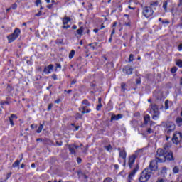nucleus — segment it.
Segmentation results:
<instances>
[{"label":"nucleus","instance_id":"nucleus-1","mask_svg":"<svg viewBox=\"0 0 182 182\" xmlns=\"http://www.w3.org/2000/svg\"><path fill=\"white\" fill-rule=\"evenodd\" d=\"M151 109L149 113L152 115L153 120H158L160 117V111H159V107L156 104H151Z\"/></svg>","mask_w":182,"mask_h":182},{"label":"nucleus","instance_id":"nucleus-2","mask_svg":"<svg viewBox=\"0 0 182 182\" xmlns=\"http://www.w3.org/2000/svg\"><path fill=\"white\" fill-rule=\"evenodd\" d=\"M150 177H151V171H149V168H146L141 172L139 180L140 182H146L150 180Z\"/></svg>","mask_w":182,"mask_h":182},{"label":"nucleus","instance_id":"nucleus-3","mask_svg":"<svg viewBox=\"0 0 182 182\" xmlns=\"http://www.w3.org/2000/svg\"><path fill=\"white\" fill-rule=\"evenodd\" d=\"M159 163H163L168 160V161H174V156L173 155V152L166 149V152L164 158H161L159 159Z\"/></svg>","mask_w":182,"mask_h":182},{"label":"nucleus","instance_id":"nucleus-4","mask_svg":"<svg viewBox=\"0 0 182 182\" xmlns=\"http://www.w3.org/2000/svg\"><path fill=\"white\" fill-rule=\"evenodd\" d=\"M167 150H168V146L164 147V149H158L156 154V160H157L159 163H160L159 159H164Z\"/></svg>","mask_w":182,"mask_h":182},{"label":"nucleus","instance_id":"nucleus-5","mask_svg":"<svg viewBox=\"0 0 182 182\" xmlns=\"http://www.w3.org/2000/svg\"><path fill=\"white\" fill-rule=\"evenodd\" d=\"M21 35V29L16 28L11 35L7 36L9 43H12Z\"/></svg>","mask_w":182,"mask_h":182},{"label":"nucleus","instance_id":"nucleus-6","mask_svg":"<svg viewBox=\"0 0 182 182\" xmlns=\"http://www.w3.org/2000/svg\"><path fill=\"white\" fill-rule=\"evenodd\" d=\"M142 14L145 18H150V16H153L154 11L150 6H145L143 8Z\"/></svg>","mask_w":182,"mask_h":182},{"label":"nucleus","instance_id":"nucleus-7","mask_svg":"<svg viewBox=\"0 0 182 182\" xmlns=\"http://www.w3.org/2000/svg\"><path fill=\"white\" fill-rule=\"evenodd\" d=\"M137 157H139V156L137 155V152L129 156L128 166L130 169L133 168V164H134V162L136 161V159H137Z\"/></svg>","mask_w":182,"mask_h":182},{"label":"nucleus","instance_id":"nucleus-8","mask_svg":"<svg viewBox=\"0 0 182 182\" xmlns=\"http://www.w3.org/2000/svg\"><path fill=\"white\" fill-rule=\"evenodd\" d=\"M139 164H137L136 167H134V169L129 174L128 182H132V180H133V177H134V176H136V173L139 171Z\"/></svg>","mask_w":182,"mask_h":182},{"label":"nucleus","instance_id":"nucleus-9","mask_svg":"<svg viewBox=\"0 0 182 182\" xmlns=\"http://www.w3.org/2000/svg\"><path fill=\"white\" fill-rule=\"evenodd\" d=\"M178 137L181 139L182 137V133L181 132H176L173 134V136L172 137V141L175 144H178Z\"/></svg>","mask_w":182,"mask_h":182},{"label":"nucleus","instance_id":"nucleus-10","mask_svg":"<svg viewBox=\"0 0 182 182\" xmlns=\"http://www.w3.org/2000/svg\"><path fill=\"white\" fill-rule=\"evenodd\" d=\"M122 72L125 75H132V73H133V68H132V66L130 65H126L123 68Z\"/></svg>","mask_w":182,"mask_h":182},{"label":"nucleus","instance_id":"nucleus-11","mask_svg":"<svg viewBox=\"0 0 182 182\" xmlns=\"http://www.w3.org/2000/svg\"><path fill=\"white\" fill-rule=\"evenodd\" d=\"M157 163H159L157 159L156 161L154 160L150 162L149 168H150L151 171H156Z\"/></svg>","mask_w":182,"mask_h":182},{"label":"nucleus","instance_id":"nucleus-12","mask_svg":"<svg viewBox=\"0 0 182 182\" xmlns=\"http://www.w3.org/2000/svg\"><path fill=\"white\" fill-rule=\"evenodd\" d=\"M53 64H50L48 66H46L44 68V70H43V73H46V75H49L52 73V70H53Z\"/></svg>","mask_w":182,"mask_h":182},{"label":"nucleus","instance_id":"nucleus-13","mask_svg":"<svg viewBox=\"0 0 182 182\" xmlns=\"http://www.w3.org/2000/svg\"><path fill=\"white\" fill-rule=\"evenodd\" d=\"M120 119H123V114H118L116 115V114L112 113L111 114L110 122H114V121L120 120Z\"/></svg>","mask_w":182,"mask_h":182},{"label":"nucleus","instance_id":"nucleus-14","mask_svg":"<svg viewBox=\"0 0 182 182\" xmlns=\"http://www.w3.org/2000/svg\"><path fill=\"white\" fill-rule=\"evenodd\" d=\"M14 119H18V116L16 114H12L10 117H9V122L11 126V127H14L15 126V123L14 122Z\"/></svg>","mask_w":182,"mask_h":182},{"label":"nucleus","instance_id":"nucleus-15","mask_svg":"<svg viewBox=\"0 0 182 182\" xmlns=\"http://www.w3.org/2000/svg\"><path fill=\"white\" fill-rule=\"evenodd\" d=\"M167 134H170L176 129V125L174 124H167Z\"/></svg>","mask_w":182,"mask_h":182},{"label":"nucleus","instance_id":"nucleus-16","mask_svg":"<svg viewBox=\"0 0 182 182\" xmlns=\"http://www.w3.org/2000/svg\"><path fill=\"white\" fill-rule=\"evenodd\" d=\"M68 149L70 154H76L75 144H68Z\"/></svg>","mask_w":182,"mask_h":182},{"label":"nucleus","instance_id":"nucleus-17","mask_svg":"<svg viewBox=\"0 0 182 182\" xmlns=\"http://www.w3.org/2000/svg\"><path fill=\"white\" fill-rule=\"evenodd\" d=\"M117 150L119 151V157H122L124 160H126V150L123 148V150H120V148H118Z\"/></svg>","mask_w":182,"mask_h":182},{"label":"nucleus","instance_id":"nucleus-18","mask_svg":"<svg viewBox=\"0 0 182 182\" xmlns=\"http://www.w3.org/2000/svg\"><path fill=\"white\" fill-rule=\"evenodd\" d=\"M62 21H63V25H64L65 26V25H68V23H69V22H70L72 19L70 18V17L65 16L64 18H62Z\"/></svg>","mask_w":182,"mask_h":182},{"label":"nucleus","instance_id":"nucleus-19","mask_svg":"<svg viewBox=\"0 0 182 182\" xmlns=\"http://www.w3.org/2000/svg\"><path fill=\"white\" fill-rule=\"evenodd\" d=\"M21 161H22V157L20 160H16L13 164L12 167L13 168H15L16 167H19V164H21Z\"/></svg>","mask_w":182,"mask_h":182},{"label":"nucleus","instance_id":"nucleus-20","mask_svg":"<svg viewBox=\"0 0 182 182\" xmlns=\"http://www.w3.org/2000/svg\"><path fill=\"white\" fill-rule=\"evenodd\" d=\"M150 122V115L146 114L144 117V124H147Z\"/></svg>","mask_w":182,"mask_h":182},{"label":"nucleus","instance_id":"nucleus-21","mask_svg":"<svg viewBox=\"0 0 182 182\" xmlns=\"http://www.w3.org/2000/svg\"><path fill=\"white\" fill-rule=\"evenodd\" d=\"M43 144H52V141H50V139H48V138H44L43 139Z\"/></svg>","mask_w":182,"mask_h":182},{"label":"nucleus","instance_id":"nucleus-22","mask_svg":"<svg viewBox=\"0 0 182 182\" xmlns=\"http://www.w3.org/2000/svg\"><path fill=\"white\" fill-rule=\"evenodd\" d=\"M83 31H85V28L83 26L80 27V28L77 30V35L82 36L83 33Z\"/></svg>","mask_w":182,"mask_h":182},{"label":"nucleus","instance_id":"nucleus-23","mask_svg":"<svg viewBox=\"0 0 182 182\" xmlns=\"http://www.w3.org/2000/svg\"><path fill=\"white\" fill-rule=\"evenodd\" d=\"M14 90V87H12V85H7L6 87V91L9 92V93H11V92H12Z\"/></svg>","mask_w":182,"mask_h":182},{"label":"nucleus","instance_id":"nucleus-24","mask_svg":"<svg viewBox=\"0 0 182 182\" xmlns=\"http://www.w3.org/2000/svg\"><path fill=\"white\" fill-rule=\"evenodd\" d=\"M82 105H85V106L89 107L90 106V102H89V100L85 99L82 100Z\"/></svg>","mask_w":182,"mask_h":182},{"label":"nucleus","instance_id":"nucleus-25","mask_svg":"<svg viewBox=\"0 0 182 182\" xmlns=\"http://www.w3.org/2000/svg\"><path fill=\"white\" fill-rule=\"evenodd\" d=\"M121 90L122 92H126V83L124 82L121 83Z\"/></svg>","mask_w":182,"mask_h":182},{"label":"nucleus","instance_id":"nucleus-26","mask_svg":"<svg viewBox=\"0 0 182 182\" xmlns=\"http://www.w3.org/2000/svg\"><path fill=\"white\" fill-rule=\"evenodd\" d=\"M42 130H43V124H40V125L36 131V133H41L42 132Z\"/></svg>","mask_w":182,"mask_h":182},{"label":"nucleus","instance_id":"nucleus-27","mask_svg":"<svg viewBox=\"0 0 182 182\" xmlns=\"http://www.w3.org/2000/svg\"><path fill=\"white\" fill-rule=\"evenodd\" d=\"M179 171H180V168H178V166H175L173 168V173H174V174H178Z\"/></svg>","mask_w":182,"mask_h":182},{"label":"nucleus","instance_id":"nucleus-28","mask_svg":"<svg viewBox=\"0 0 182 182\" xmlns=\"http://www.w3.org/2000/svg\"><path fill=\"white\" fill-rule=\"evenodd\" d=\"M76 52L75 51V50H72L71 51H70V53H69V59H72V58H73V56H75V53Z\"/></svg>","mask_w":182,"mask_h":182},{"label":"nucleus","instance_id":"nucleus-29","mask_svg":"<svg viewBox=\"0 0 182 182\" xmlns=\"http://www.w3.org/2000/svg\"><path fill=\"white\" fill-rule=\"evenodd\" d=\"M83 118V116L82 115V114L77 112L76 114H75V119L77 120H79V119H82Z\"/></svg>","mask_w":182,"mask_h":182},{"label":"nucleus","instance_id":"nucleus-30","mask_svg":"<svg viewBox=\"0 0 182 182\" xmlns=\"http://www.w3.org/2000/svg\"><path fill=\"white\" fill-rule=\"evenodd\" d=\"M105 149L107 150V151H110V150H113V146L109 144L108 146H105Z\"/></svg>","mask_w":182,"mask_h":182},{"label":"nucleus","instance_id":"nucleus-31","mask_svg":"<svg viewBox=\"0 0 182 182\" xmlns=\"http://www.w3.org/2000/svg\"><path fill=\"white\" fill-rule=\"evenodd\" d=\"M176 66H178V68H182V60L181 59L176 61Z\"/></svg>","mask_w":182,"mask_h":182},{"label":"nucleus","instance_id":"nucleus-32","mask_svg":"<svg viewBox=\"0 0 182 182\" xmlns=\"http://www.w3.org/2000/svg\"><path fill=\"white\" fill-rule=\"evenodd\" d=\"M177 70H178V68L177 67H173L171 69V73H176L177 72Z\"/></svg>","mask_w":182,"mask_h":182},{"label":"nucleus","instance_id":"nucleus-33","mask_svg":"<svg viewBox=\"0 0 182 182\" xmlns=\"http://www.w3.org/2000/svg\"><path fill=\"white\" fill-rule=\"evenodd\" d=\"M55 65L56 67L55 69V72H58V69H62V65H60V63H56Z\"/></svg>","mask_w":182,"mask_h":182},{"label":"nucleus","instance_id":"nucleus-34","mask_svg":"<svg viewBox=\"0 0 182 182\" xmlns=\"http://www.w3.org/2000/svg\"><path fill=\"white\" fill-rule=\"evenodd\" d=\"M167 5H168L167 1H164L163 8H164L165 12H167Z\"/></svg>","mask_w":182,"mask_h":182},{"label":"nucleus","instance_id":"nucleus-35","mask_svg":"<svg viewBox=\"0 0 182 182\" xmlns=\"http://www.w3.org/2000/svg\"><path fill=\"white\" fill-rule=\"evenodd\" d=\"M176 123H177V124H182V117H177Z\"/></svg>","mask_w":182,"mask_h":182},{"label":"nucleus","instance_id":"nucleus-36","mask_svg":"<svg viewBox=\"0 0 182 182\" xmlns=\"http://www.w3.org/2000/svg\"><path fill=\"white\" fill-rule=\"evenodd\" d=\"M112 181H113V179H112V178H110V177H107V178H106L103 181V182H112Z\"/></svg>","mask_w":182,"mask_h":182},{"label":"nucleus","instance_id":"nucleus-37","mask_svg":"<svg viewBox=\"0 0 182 182\" xmlns=\"http://www.w3.org/2000/svg\"><path fill=\"white\" fill-rule=\"evenodd\" d=\"M151 6H159V1H154L151 3Z\"/></svg>","mask_w":182,"mask_h":182},{"label":"nucleus","instance_id":"nucleus-38","mask_svg":"<svg viewBox=\"0 0 182 182\" xmlns=\"http://www.w3.org/2000/svg\"><path fill=\"white\" fill-rule=\"evenodd\" d=\"M71 126L75 129V132H77V130H79V129L80 128V126H75V124H71Z\"/></svg>","mask_w":182,"mask_h":182},{"label":"nucleus","instance_id":"nucleus-39","mask_svg":"<svg viewBox=\"0 0 182 182\" xmlns=\"http://www.w3.org/2000/svg\"><path fill=\"white\" fill-rule=\"evenodd\" d=\"M134 58V55L133 54H130V55H129V62H133Z\"/></svg>","mask_w":182,"mask_h":182},{"label":"nucleus","instance_id":"nucleus-40","mask_svg":"<svg viewBox=\"0 0 182 182\" xmlns=\"http://www.w3.org/2000/svg\"><path fill=\"white\" fill-rule=\"evenodd\" d=\"M102 107H103V105L99 104L98 105H97L96 110L99 111L102 109Z\"/></svg>","mask_w":182,"mask_h":182},{"label":"nucleus","instance_id":"nucleus-41","mask_svg":"<svg viewBox=\"0 0 182 182\" xmlns=\"http://www.w3.org/2000/svg\"><path fill=\"white\" fill-rule=\"evenodd\" d=\"M11 9H16L18 8V4H16V3H14L11 5Z\"/></svg>","mask_w":182,"mask_h":182},{"label":"nucleus","instance_id":"nucleus-42","mask_svg":"<svg viewBox=\"0 0 182 182\" xmlns=\"http://www.w3.org/2000/svg\"><path fill=\"white\" fill-rule=\"evenodd\" d=\"M167 109H168V100L165 101V110H167Z\"/></svg>","mask_w":182,"mask_h":182},{"label":"nucleus","instance_id":"nucleus-43","mask_svg":"<svg viewBox=\"0 0 182 182\" xmlns=\"http://www.w3.org/2000/svg\"><path fill=\"white\" fill-rule=\"evenodd\" d=\"M136 85H141V78L139 77L136 80Z\"/></svg>","mask_w":182,"mask_h":182},{"label":"nucleus","instance_id":"nucleus-44","mask_svg":"<svg viewBox=\"0 0 182 182\" xmlns=\"http://www.w3.org/2000/svg\"><path fill=\"white\" fill-rule=\"evenodd\" d=\"M147 133H148V134H151V133H154V131H153V129H151V128H148Z\"/></svg>","mask_w":182,"mask_h":182},{"label":"nucleus","instance_id":"nucleus-45","mask_svg":"<svg viewBox=\"0 0 182 182\" xmlns=\"http://www.w3.org/2000/svg\"><path fill=\"white\" fill-rule=\"evenodd\" d=\"M93 45H94L95 46H97V45H99V43H97V42H94V43H92L88 44V46H93Z\"/></svg>","mask_w":182,"mask_h":182},{"label":"nucleus","instance_id":"nucleus-46","mask_svg":"<svg viewBox=\"0 0 182 182\" xmlns=\"http://www.w3.org/2000/svg\"><path fill=\"white\" fill-rule=\"evenodd\" d=\"M57 45H62L63 43V40H56Z\"/></svg>","mask_w":182,"mask_h":182},{"label":"nucleus","instance_id":"nucleus-47","mask_svg":"<svg viewBox=\"0 0 182 182\" xmlns=\"http://www.w3.org/2000/svg\"><path fill=\"white\" fill-rule=\"evenodd\" d=\"M51 77L53 80H58V75H56V74H53Z\"/></svg>","mask_w":182,"mask_h":182},{"label":"nucleus","instance_id":"nucleus-48","mask_svg":"<svg viewBox=\"0 0 182 182\" xmlns=\"http://www.w3.org/2000/svg\"><path fill=\"white\" fill-rule=\"evenodd\" d=\"M62 29H69V28H70V25H65V26H63Z\"/></svg>","mask_w":182,"mask_h":182},{"label":"nucleus","instance_id":"nucleus-49","mask_svg":"<svg viewBox=\"0 0 182 182\" xmlns=\"http://www.w3.org/2000/svg\"><path fill=\"white\" fill-rule=\"evenodd\" d=\"M55 144H56V146H58L59 147H60V146H62V144H63V142H62V141H56Z\"/></svg>","mask_w":182,"mask_h":182},{"label":"nucleus","instance_id":"nucleus-50","mask_svg":"<svg viewBox=\"0 0 182 182\" xmlns=\"http://www.w3.org/2000/svg\"><path fill=\"white\" fill-rule=\"evenodd\" d=\"M52 107H53V103L49 104L48 110V111L52 110Z\"/></svg>","mask_w":182,"mask_h":182},{"label":"nucleus","instance_id":"nucleus-51","mask_svg":"<svg viewBox=\"0 0 182 182\" xmlns=\"http://www.w3.org/2000/svg\"><path fill=\"white\" fill-rule=\"evenodd\" d=\"M40 4H42L41 0H36V6H39Z\"/></svg>","mask_w":182,"mask_h":182},{"label":"nucleus","instance_id":"nucleus-52","mask_svg":"<svg viewBox=\"0 0 182 182\" xmlns=\"http://www.w3.org/2000/svg\"><path fill=\"white\" fill-rule=\"evenodd\" d=\"M77 162L78 163V164H80V163H82V158L80 157L77 158Z\"/></svg>","mask_w":182,"mask_h":182},{"label":"nucleus","instance_id":"nucleus-53","mask_svg":"<svg viewBox=\"0 0 182 182\" xmlns=\"http://www.w3.org/2000/svg\"><path fill=\"white\" fill-rule=\"evenodd\" d=\"M11 176H12V172H10V173H7L6 180H8L11 177Z\"/></svg>","mask_w":182,"mask_h":182},{"label":"nucleus","instance_id":"nucleus-54","mask_svg":"<svg viewBox=\"0 0 182 182\" xmlns=\"http://www.w3.org/2000/svg\"><path fill=\"white\" fill-rule=\"evenodd\" d=\"M178 50H179V52H181V50H182V43H181V44L178 46Z\"/></svg>","mask_w":182,"mask_h":182},{"label":"nucleus","instance_id":"nucleus-55","mask_svg":"<svg viewBox=\"0 0 182 182\" xmlns=\"http://www.w3.org/2000/svg\"><path fill=\"white\" fill-rule=\"evenodd\" d=\"M162 23L163 24H166V25H168V23H170V21L166 20V21H162Z\"/></svg>","mask_w":182,"mask_h":182},{"label":"nucleus","instance_id":"nucleus-56","mask_svg":"<svg viewBox=\"0 0 182 182\" xmlns=\"http://www.w3.org/2000/svg\"><path fill=\"white\" fill-rule=\"evenodd\" d=\"M54 103H56L57 105H59L60 103V99H57L56 100L54 101Z\"/></svg>","mask_w":182,"mask_h":182},{"label":"nucleus","instance_id":"nucleus-57","mask_svg":"<svg viewBox=\"0 0 182 182\" xmlns=\"http://www.w3.org/2000/svg\"><path fill=\"white\" fill-rule=\"evenodd\" d=\"M36 16H42V11H38V13L36 14Z\"/></svg>","mask_w":182,"mask_h":182},{"label":"nucleus","instance_id":"nucleus-58","mask_svg":"<svg viewBox=\"0 0 182 182\" xmlns=\"http://www.w3.org/2000/svg\"><path fill=\"white\" fill-rule=\"evenodd\" d=\"M4 105H9V102H8V101H6L4 102H1V106H4Z\"/></svg>","mask_w":182,"mask_h":182},{"label":"nucleus","instance_id":"nucleus-59","mask_svg":"<svg viewBox=\"0 0 182 182\" xmlns=\"http://www.w3.org/2000/svg\"><path fill=\"white\" fill-rule=\"evenodd\" d=\"M77 80H75V79H74V80H73L72 81H71V85H75V83H77Z\"/></svg>","mask_w":182,"mask_h":182},{"label":"nucleus","instance_id":"nucleus-60","mask_svg":"<svg viewBox=\"0 0 182 182\" xmlns=\"http://www.w3.org/2000/svg\"><path fill=\"white\" fill-rule=\"evenodd\" d=\"M91 112H92V109H91L90 108L87 109L85 110V114H86V113H90Z\"/></svg>","mask_w":182,"mask_h":182},{"label":"nucleus","instance_id":"nucleus-61","mask_svg":"<svg viewBox=\"0 0 182 182\" xmlns=\"http://www.w3.org/2000/svg\"><path fill=\"white\" fill-rule=\"evenodd\" d=\"M53 6V4H49L47 6V8H48V9H52Z\"/></svg>","mask_w":182,"mask_h":182},{"label":"nucleus","instance_id":"nucleus-62","mask_svg":"<svg viewBox=\"0 0 182 182\" xmlns=\"http://www.w3.org/2000/svg\"><path fill=\"white\" fill-rule=\"evenodd\" d=\"M90 86H91V87H96V84H95L93 82H91L90 83Z\"/></svg>","mask_w":182,"mask_h":182},{"label":"nucleus","instance_id":"nucleus-63","mask_svg":"<svg viewBox=\"0 0 182 182\" xmlns=\"http://www.w3.org/2000/svg\"><path fill=\"white\" fill-rule=\"evenodd\" d=\"M43 139H41V138L36 139V141H42L43 142Z\"/></svg>","mask_w":182,"mask_h":182},{"label":"nucleus","instance_id":"nucleus-64","mask_svg":"<svg viewBox=\"0 0 182 182\" xmlns=\"http://www.w3.org/2000/svg\"><path fill=\"white\" fill-rule=\"evenodd\" d=\"M179 85L180 86H182V77L180 78Z\"/></svg>","mask_w":182,"mask_h":182}]
</instances>
